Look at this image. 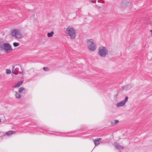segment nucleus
Instances as JSON below:
<instances>
[{"instance_id": "obj_21", "label": "nucleus", "mask_w": 152, "mask_h": 152, "mask_svg": "<svg viewBox=\"0 0 152 152\" xmlns=\"http://www.w3.org/2000/svg\"><path fill=\"white\" fill-rule=\"evenodd\" d=\"M63 134H57V135H61V136H67V137H72V136H69V135H62Z\"/></svg>"}, {"instance_id": "obj_26", "label": "nucleus", "mask_w": 152, "mask_h": 152, "mask_svg": "<svg viewBox=\"0 0 152 152\" xmlns=\"http://www.w3.org/2000/svg\"><path fill=\"white\" fill-rule=\"evenodd\" d=\"M43 133H44V134H46V133L45 132H43Z\"/></svg>"}, {"instance_id": "obj_17", "label": "nucleus", "mask_w": 152, "mask_h": 152, "mask_svg": "<svg viewBox=\"0 0 152 152\" xmlns=\"http://www.w3.org/2000/svg\"><path fill=\"white\" fill-rule=\"evenodd\" d=\"M53 34L54 32L53 31H51L50 33H48V37H52Z\"/></svg>"}, {"instance_id": "obj_8", "label": "nucleus", "mask_w": 152, "mask_h": 152, "mask_svg": "<svg viewBox=\"0 0 152 152\" xmlns=\"http://www.w3.org/2000/svg\"><path fill=\"white\" fill-rule=\"evenodd\" d=\"M15 133V132L12 130L10 131L6 132L4 135H7L9 137H10Z\"/></svg>"}, {"instance_id": "obj_9", "label": "nucleus", "mask_w": 152, "mask_h": 152, "mask_svg": "<svg viewBox=\"0 0 152 152\" xmlns=\"http://www.w3.org/2000/svg\"><path fill=\"white\" fill-rule=\"evenodd\" d=\"M114 145L118 149H123V147L120 145L117 142L115 143H114Z\"/></svg>"}, {"instance_id": "obj_15", "label": "nucleus", "mask_w": 152, "mask_h": 152, "mask_svg": "<svg viewBox=\"0 0 152 152\" xmlns=\"http://www.w3.org/2000/svg\"><path fill=\"white\" fill-rule=\"evenodd\" d=\"M15 96L16 98H20V94L17 91H15Z\"/></svg>"}, {"instance_id": "obj_24", "label": "nucleus", "mask_w": 152, "mask_h": 152, "mask_svg": "<svg viewBox=\"0 0 152 152\" xmlns=\"http://www.w3.org/2000/svg\"><path fill=\"white\" fill-rule=\"evenodd\" d=\"M150 31H151V34H152V30H150Z\"/></svg>"}, {"instance_id": "obj_18", "label": "nucleus", "mask_w": 152, "mask_h": 152, "mask_svg": "<svg viewBox=\"0 0 152 152\" xmlns=\"http://www.w3.org/2000/svg\"><path fill=\"white\" fill-rule=\"evenodd\" d=\"M13 45L15 47H17L20 45V43L18 42H15L13 43Z\"/></svg>"}, {"instance_id": "obj_14", "label": "nucleus", "mask_w": 152, "mask_h": 152, "mask_svg": "<svg viewBox=\"0 0 152 152\" xmlns=\"http://www.w3.org/2000/svg\"><path fill=\"white\" fill-rule=\"evenodd\" d=\"M24 90H25V91H27V90L26 89H25L23 87H21L19 89L18 91L19 93H21Z\"/></svg>"}, {"instance_id": "obj_22", "label": "nucleus", "mask_w": 152, "mask_h": 152, "mask_svg": "<svg viewBox=\"0 0 152 152\" xmlns=\"http://www.w3.org/2000/svg\"><path fill=\"white\" fill-rule=\"evenodd\" d=\"M89 1L92 3H95L96 1L95 0H89Z\"/></svg>"}, {"instance_id": "obj_13", "label": "nucleus", "mask_w": 152, "mask_h": 152, "mask_svg": "<svg viewBox=\"0 0 152 152\" xmlns=\"http://www.w3.org/2000/svg\"><path fill=\"white\" fill-rule=\"evenodd\" d=\"M119 121L118 120H114L113 121L111 122V124L112 125H114L118 123Z\"/></svg>"}, {"instance_id": "obj_3", "label": "nucleus", "mask_w": 152, "mask_h": 152, "mask_svg": "<svg viewBox=\"0 0 152 152\" xmlns=\"http://www.w3.org/2000/svg\"><path fill=\"white\" fill-rule=\"evenodd\" d=\"M87 46L88 49L91 51H94L96 48V44L93 39L87 40Z\"/></svg>"}, {"instance_id": "obj_19", "label": "nucleus", "mask_w": 152, "mask_h": 152, "mask_svg": "<svg viewBox=\"0 0 152 152\" xmlns=\"http://www.w3.org/2000/svg\"><path fill=\"white\" fill-rule=\"evenodd\" d=\"M6 73L7 74H9L11 73V71L9 69H6Z\"/></svg>"}, {"instance_id": "obj_10", "label": "nucleus", "mask_w": 152, "mask_h": 152, "mask_svg": "<svg viewBox=\"0 0 152 152\" xmlns=\"http://www.w3.org/2000/svg\"><path fill=\"white\" fill-rule=\"evenodd\" d=\"M5 43L3 41L0 42V50L3 51Z\"/></svg>"}, {"instance_id": "obj_12", "label": "nucleus", "mask_w": 152, "mask_h": 152, "mask_svg": "<svg viewBox=\"0 0 152 152\" xmlns=\"http://www.w3.org/2000/svg\"><path fill=\"white\" fill-rule=\"evenodd\" d=\"M23 83V82L22 81H20L17 84L14 86V88H17L18 87L20 86Z\"/></svg>"}, {"instance_id": "obj_5", "label": "nucleus", "mask_w": 152, "mask_h": 152, "mask_svg": "<svg viewBox=\"0 0 152 152\" xmlns=\"http://www.w3.org/2000/svg\"><path fill=\"white\" fill-rule=\"evenodd\" d=\"M12 50L11 48V46L8 43H5L3 51L5 50L7 53H9Z\"/></svg>"}, {"instance_id": "obj_7", "label": "nucleus", "mask_w": 152, "mask_h": 152, "mask_svg": "<svg viewBox=\"0 0 152 152\" xmlns=\"http://www.w3.org/2000/svg\"><path fill=\"white\" fill-rule=\"evenodd\" d=\"M132 87V86L131 85H127L125 86H122V89L124 90H128L130 89Z\"/></svg>"}, {"instance_id": "obj_20", "label": "nucleus", "mask_w": 152, "mask_h": 152, "mask_svg": "<svg viewBox=\"0 0 152 152\" xmlns=\"http://www.w3.org/2000/svg\"><path fill=\"white\" fill-rule=\"evenodd\" d=\"M43 70L45 71H48L49 70V68L48 67H44L43 68Z\"/></svg>"}, {"instance_id": "obj_11", "label": "nucleus", "mask_w": 152, "mask_h": 152, "mask_svg": "<svg viewBox=\"0 0 152 152\" xmlns=\"http://www.w3.org/2000/svg\"><path fill=\"white\" fill-rule=\"evenodd\" d=\"M12 73L15 75H18V72L16 71L15 69H14L15 66H12Z\"/></svg>"}, {"instance_id": "obj_6", "label": "nucleus", "mask_w": 152, "mask_h": 152, "mask_svg": "<svg viewBox=\"0 0 152 152\" xmlns=\"http://www.w3.org/2000/svg\"><path fill=\"white\" fill-rule=\"evenodd\" d=\"M128 97L127 96H126L125 99L124 100L117 103L116 104L117 107H122L128 101Z\"/></svg>"}, {"instance_id": "obj_2", "label": "nucleus", "mask_w": 152, "mask_h": 152, "mask_svg": "<svg viewBox=\"0 0 152 152\" xmlns=\"http://www.w3.org/2000/svg\"><path fill=\"white\" fill-rule=\"evenodd\" d=\"M11 35L13 37L18 39H22L23 36L20 31L17 29H14L12 30Z\"/></svg>"}, {"instance_id": "obj_16", "label": "nucleus", "mask_w": 152, "mask_h": 152, "mask_svg": "<svg viewBox=\"0 0 152 152\" xmlns=\"http://www.w3.org/2000/svg\"><path fill=\"white\" fill-rule=\"evenodd\" d=\"M95 145V146L98 145L99 144V142L98 141L97 139L93 140Z\"/></svg>"}, {"instance_id": "obj_25", "label": "nucleus", "mask_w": 152, "mask_h": 152, "mask_svg": "<svg viewBox=\"0 0 152 152\" xmlns=\"http://www.w3.org/2000/svg\"><path fill=\"white\" fill-rule=\"evenodd\" d=\"M1 122V119H0V123Z\"/></svg>"}, {"instance_id": "obj_23", "label": "nucleus", "mask_w": 152, "mask_h": 152, "mask_svg": "<svg viewBox=\"0 0 152 152\" xmlns=\"http://www.w3.org/2000/svg\"><path fill=\"white\" fill-rule=\"evenodd\" d=\"M97 140H98V141L99 142L100 140H102V138H97L96 139Z\"/></svg>"}, {"instance_id": "obj_1", "label": "nucleus", "mask_w": 152, "mask_h": 152, "mask_svg": "<svg viewBox=\"0 0 152 152\" xmlns=\"http://www.w3.org/2000/svg\"><path fill=\"white\" fill-rule=\"evenodd\" d=\"M66 33L67 36H69L71 39H74L76 36L75 31L74 28L70 26H69L66 28Z\"/></svg>"}, {"instance_id": "obj_4", "label": "nucleus", "mask_w": 152, "mask_h": 152, "mask_svg": "<svg viewBox=\"0 0 152 152\" xmlns=\"http://www.w3.org/2000/svg\"><path fill=\"white\" fill-rule=\"evenodd\" d=\"M108 53V50L105 47L100 46L99 48L98 54L100 56L105 57L107 54Z\"/></svg>"}]
</instances>
